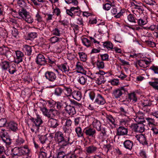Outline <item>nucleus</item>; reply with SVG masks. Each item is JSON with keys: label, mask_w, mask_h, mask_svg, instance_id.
Masks as SVG:
<instances>
[{"label": "nucleus", "mask_w": 158, "mask_h": 158, "mask_svg": "<svg viewBox=\"0 0 158 158\" xmlns=\"http://www.w3.org/2000/svg\"><path fill=\"white\" fill-rule=\"evenodd\" d=\"M54 139L60 148H64L71 144L69 136L64 135L60 131H58L55 133Z\"/></svg>", "instance_id": "obj_1"}, {"label": "nucleus", "mask_w": 158, "mask_h": 158, "mask_svg": "<svg viewBox=\"0 0 158 158\" xmlns=\"http://www.w3.org/2000/svg\"><path fill=\"white\" fill-rule=\"evenodd\" d=\"M31 120L33 123L31 129L32 132L36 133L43 127V122L39 115H37L35 118H32Z\"/></svg>", "instance_id": "obj_2"}, {"label": "nucleus", "mask_w": 158, "mask_h": 158, "mask_svg": "<svg viewBox=\"0 0 158 158\" xmlns=\"http://www.w3.org/2000/svg\"><path fill=\"white\" fill-rule=\"evenodd\" d=\"M119 110L121 115L125 117L124 118L120 120V122L121 123H126L129 118V115L130 112L134 110L133 108L129 107L127 105H125L120 107Z\"/></svg>", "instance_id": "obj_3"}, {"label": "nucleus", "mask_w": 158, "mask_h": 158, "mask_svg": "<svg viewBox=\"0 0 158 158\" xmlns=\"http://www.w3.org/2000/svg\"><path fill=\"white\" fill-rule=\"evenodd\" d=\"M40 110L42 112L43 114L48 118H51V114L54 116L57 115L59 114L58 111L53 108L48 110L46 108L43 107H40Z\"/></svg>", "instance_id": "obj_4"}, {"label": "nucleus", "mask_w": 158, "mask_h": 158, "mask_svg": "<svg viewBox=\"0 0 158 158\" xmlns=\"http://www.w3.org/2000/svg\"><path fill=\"white\" fill-rule=\"evenodd\" d=\"M0 55L4 56L7 58H9L11 56L12 54L8 47L3 46L0 47Z\"/></svg>", "instance_id": "obj_5"}, {"label": "nucleus", "mask_w": 158, "mask_h": 158, "mask_svg": "<svg viewBox=\"0 0 158 158\" xmlns=\"http://www.w3.org/2000/svg\"><path fill=\"white\" fill-rule=\"evenodd\" d=\"M83 132L88 137L95 138L96 133V130L93 128H86L83 130Z\"/></svg>", "instance_id": "obj_6"}, {"label": "nucleus", "mask_w": 158, "mask_h": 158, "mask_svg": "<svg viewBox=\"0 0 158 158\" xmlns=\"http://www.w3.org/2000/svg\"><path fill=\"white\" fill-rule=\"evenodd\" d=\"M46 58L44 55L42 54H39L38 55L36 62L39 65H44L46 64Z\"/></svg>", "instance_id": "obj_7"}, {"label": "nucleus", "mask_w": 158, "mask_h": 158, "mask_svg": "<svg viewBox=\"0 0 158 158\" xmlns=\"http://www.w3.org/2000/svg\"><path fill=\"white\" fill-rule=\"evenodd\" d=\"M126 91V90L123 87H121L114 90L112 93L113 95L116 98H119Z\"/></svg>", "instance_id": "obj_8"}, {"label": "nucleus", "mask_w": 158, "mask_h": 158, "mask_svg": "<svg viewBox=\"0 0 158 158\" xmlns=\"http://www.w3.org/2000/svg\"><path fill=\"white\" fill-rule=\"evenodd\" d=\"M127 99L128 102L132 103H135L138 100L136 95L134 92L128 94V98Z\"/></svg>", "instance_id": "obj_9"}, {"label": "nucleus", "mask_w": 158, "mask_h": 158, "mask_svg": "<svg viewBox=\"0 0 158 158\" xmlns=\"http://www.w3.org/2000/svg\"><path fill=\"white\" fill-rule=\"evenodd\" d=\"M98 149V148L94 145H90L86 148V153L87 155L94 154L97 152Z\"/></svg>", "instance_id": "obj_10"}, {"label": "nucleus", "mask_w": 158, "mask_h": 158, "mask_svg": "<svg viewBox=\"0 0 158 158\" xmlns=\"http://www.w3.org/2000/svg\"><path fill=\"white\" fill-rule=\"evenodd\" d=\"M35 20L37 21L38 27L40 26V24H41V26L40 27V29L43 30L44 28V24L43 23L44 22L41 16L38 12H37L35 15Z\"/></svg>", "instance_id": "obj_11"}, {"label": "nucleus", "mask_w": 158, "mask_h": 158, "mask_svg": "<svg viewBox=\"0 0 158 158\" xmlns=\"http://www.w3.org/2000/svg\"><path fill=\"white\" fill-rule=\"evenodd\" d=\"M45 76L47 79L51 81L55 80L56 77L55 74L51 71H47L45 73Z\"/></svg>", "instance_id": "obj_12"}, {"label": "nucleus", "mask_w": 158, "mask_h": 158, "mask_svg": "<svg viewBox=\"0 0 158 158\" xmlns=\"http://www.w3.org/2000/svg\"><path fill=\"white\" fill-rule=\"evenodd\" d=\"M15 52L16 57L15 60V62L17 64H19L22 61L24 54L23 52L20 51H16Z\"/></svg>", "instance_id": "obj_13"}, {"label": "nucleus", "mask_w": 158, "mask_h": 158, "mask_svg": "<svg viewBox=\"0 0 158 158\" xmlns=\"http://www.w3.org/2000/svg\"><path fill=\"white\" fill-rule=\"evenodd\" d=\"M48 123L50 127L53 129L56 128L60 125L59 120L54 118H51Z\"/></svg>", "instance_id": "obj_14"}, {"label": "nucleus", "mask_w": 158, "mask_h": 158, "mask_svg": "<svg viewBox=\"0 0 158 158\" xmlns=\"http://www.w3.org/2000/svg\"><path fill=\"white\" fill-rule=\"evenodd\" d=\"M0 136L3 141L7 145H9L11 144V140L9 136L7 134V132H3L2 135Z\"/></svg>", "instance_id": "obj_15"}, {"label": "nucleus", "mask_w": 158, "mask_h": 158, "mask_svg": "<svg viewBox=\"0 0 158 158\" xmlns=\"http://www.w3.org/2000/svg\"><path fill=\"white\" fill-rule=\"evenodd\" d=\"M64 107L65 108V110L66 112L69 115H72L76 114V112L74 106L66 105V106Z\"/></svg>", "instance_id": "obj_16"}, {"label": "nucleus", "mask_w": 158, "mask_h": 158, "mask_svg": "<svg viewBox=\"0 0 158 158\" xmlns=\"http://www.w3.org/2000/svg\"><path fill=\"white\" fill-rule=\"evenodd\" d=\"M128 130L123 126H120L117 129V134L118 135H124L127 134Z\"/></svg>", "instance_id": "obj_17"}, {"label": "nucleus", "mask_w": 158, "mask_h": 158, "mask_svg": "<svg viewBox=\"0 0 158 158\" xmlns=\"http://www.w3.org/2000/svg\"><path fill=\"white\" fill-rule=\"evenodd\" d=\"M135 137L140 143L143 145L147 144L146 138L142 134L138 135L135 136Z\"/></svg>", "instance_id": "obj_18"}, {"label": "nucleus", "mask_w": 158, "mask_h": 158, "mask_svg": "<svg viewBox=\"0 0 158 158\" xmlns=\"http://www.w3.org/2000/svg\"><path fill=\"white\" fill-rule=\"evenodd\" d=\"M94 102L99 105H103L106 102L105 99L102 95L98 94L95 98Z\"/></svg>", "instance_id": "obj_19"}, {"label": "nucleus", "mask_w": 158, "mask_h": 158, "mask_svg": "<svg viewBox=\"0 0 158 158\" xmlns=\"http://www.w3.org/2000/svg\"><path fill=\"white\" fill-rule=\"evenodd\" d=\"M18 124L13 121H10L8 124V128L15 132L18 130Z\"/></svg>", "instance_id": "obj_20"}, {"label": "nucleus", "mask_w": 158, "mask_h": 158, "mask_svg": "<svg viewBox=\"0 0 158 158\" xmlns=\"http://www.w3.org/2000/svg\"><path fill=\"white\" fill-rule=\"evenodd\" d=\"M33 47L27 45H24L23 46V49L26 54L27 55H31L32 52V48Z\"/></svg>", "instance_id": "obj_21"}, {"label": "nucleus", "mask_w": 158, "mask_h": 158, "mask_svg": "<svg viewBox=\"0 0 158 158\" xmlns=\"http://www.w3.org/2000/svg\"><path fill=\"white\" fill-rule=\"evenodd\" d=\"M72 95L74 99L78 101L81 99L82 97L81 93L78 91H73V92Z\"/></svg>", "instance_id": "obj_22"}, {"label": "nucleus", "mask_w": 158, "mask_h": 158, "mask_svg": "<svg viewBox=\"0 0 158 158\" xmlns=\"http://www.w3.org/2000/svg\"><path fill=\"white\" fill-rule=\"evenodd\" d=\"M94 79L97 81V83L98 85H100L102 83L103 84L106 81L104 76L102 75H100V76L94 75Z\"/></svg>", "instance_id": "obj_23"}, {"label": "nucleus", "mask_w": 158, "mask_h": 158, "mask_svg": "<svg viewBox=\"0 0 158 158\" xmlns=\"http://www.w3.org/2000/svg\"><path fill=\"white\" fill-rule=\"evenodd\" d=\"M124 147L127 149L131 150L132 148L133 143L132 141L129 140H126L123 143Z\"/></svg>", "instance_id": "obj_24"}, {"label": "nucleus", "mask_w": 158, "mask_h": 158, "mask_svg": "<svg viewBox=\"0 0 158 158\" xmlns=\"http://www.w3.org/2000/svg\"><path fill=\"white\" fill-rule=\"evenodd\" d=\"M81 40L83 45L87 47H92L93 45V44L91 43V41L87 38L83 37Z\"/></svg>", "instance_id": "obj_25"}, {"label": "nucleus", "mask_w": 158, "mask_h": 158, "mask_svg": "<svg viewBox=\"0 0 158 158\" xmlns=\"http://www.w3.org/2000/svg\"><path fill=\"white\" fill-rule=\"evenodd\" d=\"M102 142L104 145L103 148L107 149V152L110 150H111L112 146L111 144V143L110 142H109L108 143L107 140H103Z\"/></svg>", "instance_id": "obj_26"}, {"label": "nucleus", "mask_w": 158, "mask_h": 158, "mask_svg": "<svg viewBox=\"0 0 158 158\" xmlns=\"http://www.w3.org/2000/svg\"><path fill=\"white\" fill-rule=\"evenodd\" d=\"M92 124L93 127L96 130L102 126L101 123L99 120L95 118L94 119Z\"/></svg>", "instance_id": "obj_27"}, {"label": "nucleus", "mask_w": 158, "mask_h": 158, "mask_svg": "<svg viewBox=\"0 0 158 158\" xmlns=\"http://www.w3.org/2000/svg\"><path fill=\"white\" fill-rule=\"evenodd\" d=\"M63 87L65 94L67 97H70L72 95V90L70 87H67L65 85H64Z\"/></svg>", "instance_id": "obj_28"}, {"label": "nucleus", "mask_w": 158, "mask_h": 158, "mask_svg": "<svg viewBox=\"0 0 158 158\" xmlns=\"http://www.w3.org/2000/svg\"><path fill=\"white\" fill-rule=\"evenodd\" d=\"M98 128V129L96 130L100 132V134H101V135L103 136L106 135L107 132L105 126L102 125L101 127Z\"/></svg>", "instance_id": "obj_29"}, {"label": "nucleus", "mask_w": 158, "mask_h": 158, "mask_svg": "<svg viewBox=\"0 0 158 158\" xmlns=\"http://www.w3.org/2000/svg\"><path fill=\"white\" fill-rule=\"evenodd\" d=\"M38 34L36 32H31L28 34L27 35V40H33L35 38L37 37Z\"/></svg>", "instance_id": "obj_30"}, {"label": "nucleus", "mask_w": 158, "mask_h": 158, "mask_svg": "<svg viewBox=\"0 0 158 158\" xmlns=\"http://www.w3.org/2000/svg\"><path fill=\"white\" fill-rule=\"evenodd\" d=\"M12 153L14 155L21 156L22 155L21 148H19L15 147L12 150Z\"/></svg>", "instance_id": "obj_31"}, {"label": "nucleus", "mask_w": 158, "mask_h": 158, "mask_svg": "<svg viewBox=\"0 0 158 158\" xmlns=\"http://www.w3.org/2000/svg\"><path fill=\"white\" fill-rule=\"evenodd\" d=\"M67 63L60 64L58 66L59 69L63 72L67 73L69 72V69L66 67Z\"/></svg>", "instance_id": "obj_32"}, {"label": "nucleus", "mask_w": 158, "mask_h": 158, "mask_svg": "<svg viewBox=\"0 0 158 158\" xmlns=\"http://www.w3.org/2000/svg\"><path fill=\"white\" fill-rule=\"evenodd\" d=\"M23 19L28 23H31L34 21L33 19L29 15V13H28L24 17V18Z\"/></svg>", "instance_id": "obj_33"}, {"label": "nucleus", "mask_w": 158, "mask_h": 158, "mask_svg": "<svg viewBox=\"0 0 158 158\" xmlns=\"http://www.w3.org/2000/svg\"><path fill=\"white\" fill-rule=\"evenodd\" d=\"M29 13L24 8L21 9L19 10V15L23 19L25 16Z\"/></svg>", "instance_id": "obj_34"}, {"label": "nucleus", "mask_w": 158, "mask_h": 158, "mask_svg": "<svg viewBox=\"0 0 158 158\" xmlns=\"http://www.w3.org/2000/svg\"><path fill=\"white\" fill-rule=\"evenodd\" d=\"M63 92V89L60 87L56 88L54 91V94L57 97L61 96Z\"/></svg>", "instance_id": "obj_35"}, {"label": "nucleus", "mask_w": 158, "mask_h": 158, "mask_svg": "<svg viewBox=\"0 0 158 158\" xmlns=\"http://www.w3.org/2000/svg\"><path fill=\"white\" fill-rule=\"evenodd\" d=\"M63 38H59L55 36H54L51 37L49 41L52 44H55L57 42L61 41Z\"/></svg>", "instance_id": "obj_36"}, {"label": "nucleus", "mask_w": 158, "mask_h": 158, "mask_svg": "<svg viewBox=\"0 0 158 158\" xmlns=\"http://www.w3.org/2000/svg\"><path fill=\"white\" fill-rule=\"evenodd\" d=\"M75 131L79 137H83L84 136L83 132L82 131L81 128L80 127H78L75 128Z\"/></svg>", "instance_id": "obj_37"}, {"label": "nucleus", "mask_w": 158, "mask_h": 158, "mask_svg": "<svg viewBox=\"0 0 158 158\" xmlns=\"http://www.w3.org/2000/svg\"><path fill=\"white\" fill-rule=\"evenodd\" d=\"M141 5L142 3L140 2H139V3H138L137 4H136V5H135L133 2H131V6H134V9H137L139 10V11L141 10V11H143V9L141 8Z\"/></svg>", "instance_id": "obj_38"}, {"label": "nucleus", "mask_w": 158, "mask_h": 158, "mask_svg": "<svg viewBox=\"0 0 158 158\" xmlns=\"http://www.w3.org/2000/svg\"><path fill=\"white\" fill-rule=\"evenodd\" d=\"M102 43H103V45L104 47H106L107 49H113V45L110 42L106 41Z\"/></svg>", "instance_id": "obj_39"}, {"label": "nucleus", "mask_w": 158, "mask_h": 158, "mask_svg": "<svg viewBox=\"0 0 158 158\" xmlns=\"http://www.w3.org/2000/svg\"><path fill=\"white\" fill-rule=\"evenodd\" d=\"M96 64L98 68L99 69H102L104 68V63L102 60H98L96 62Z\"/></svg>", "instance_id": "obj_40"}, {"label": "nucleus", "mask_w": 158, "mask_h": 158, "mask_svg": "<svg viewBox=\"0 0 158 158\" xmlns=\"http://www.w3.org/2000/svg\"><path fill=\"white\" fill-rule=\"evenodd\" d=\"M87 80L86 77L85 76L79 77L78 81L80 84L84 85L86 82Z\"/></svg>", "instance_id": "obj_41"}, {"label": "nucleus", "mask_w": 158, "mask_h": 158, "mask_svg": "<svg viewBox=\"0 0 158 158\" xmlns=\"http://www.w3.org/2000/svg\"><path fill=\"white\" fill-rule=\"evenodd\" d=\"M9 72L10 74H13L16 71L15 64L10 65L9 67Z\"/></svg>", "instance_id": "obj_42"}, {"label": "nucleus", "mask_w": 158, "mask_h": 158, "mask_svg": "<svg viewBox=\"0 0 158 158\" xmlns=\"http://www.w3.org/2000/svg\"><path fill=\"white\" fill-rule=\"evenodd\" d=\"M1 65L2 69L5 70H7L10 66L9 62L6 61L2 62L1 63Z\"/></svg>", "instance_id": "obj_43"}, {"label": "nucleus", "mask_w": 158, "mask_h": 158, "mask_svg": "<svg viewBox=\"0 0 158 158\" xmlns=\"http://www.w3.org/2000/svg\"><path fill=\"white\" fill-rule=\"evenodd\" d=\"M46 64L48 63L49 65H51L55 64L56 62L55 59L52 57H47L46 58Z\"/></svg>", "instance_id": "obj_44"}, {"label": "nucleus", "mask_w": 158, "mask_h": 158, "mask_svg": "<svg viewBox=\"0 0 158 158\" xmlns=\"http://www.w3.org/2000/svg\"><path fill=\"white\" fill-rule=\"evenodd\" d=\"M64 132L65 133L70 134L72 131L70 127L64 125L63 127Z\"/></svg>", "instance_id": "obj_45"}, {"label": "nucleus", "mask_w": 158, "mask_h": 158, "mask_svg": "<svg viewBox=\"0 0 158 158\" xmlns=\"http://www.w3.org/2000/svg\"><path fill=\"white\" fill-rule=\"evenodd\" d=\"M80 58L81 60L83 61H85L87 59V55L85 53L83 52H80L78 53Z\"/></svg>", "instance_id": "obj_46"}, {"label": "nucleus", "mask_w": 158, "mask_h": 158, "mask_svg": "<svg viewBox=\"0 0 158 158\" xmlns=\"http://www.w3.org/2000/svg\"><path fill=\"white\" fill-rule=\"evenodd\" d=\"M17 3L22 8L21 9L24 8L27 6V4L23 0H18Z\"/></svg>", "instance_id": "obj_47"}, {"label": "nucleus", "mask_w": 158, "mask_h": 158, "mask_svg": "<svg viewBox=\"0 0 158 158\" xmlns=\"http://www.w3.org/2000/svg\"><path fill=\"white\" fill-rule=\"evenodd\" d=\"M127 19L130 22L134 23H136L134 15L129 14L127 16Z\"/></svg>", "instance_id": "obj_48"}, {"label": "nucleus", "mask_w": 158, "mask_h": 158, "mask_svg": "<svg viewBox=\"0 0 158 158\" xmlns=\"http://www.w3.org/2000/svg\"><path fill=\"white\" fill-rule=\"evenodd\" d=\"M52 34L57 36H60L61 34V31L57 28L54 29L52 31Z\"/></svg>", "instance_id": "obj_49"}, {"label": "nucleus", "mask_w": 158, "mask_h": 158, "mask_svg": "<svg viewBox=\"0 0 158 158\" xmlns=\"http://www.w3.org/2000/svg\"><path fill=\"white\" fill-rule=\"evenodd\" d=\"M71 104L74 105V107L78 108L81 106V104L74 100H71Z\"/></svg>", "instance_id": "obj_50"}, {"label": "nucleus", "mask_w": 158, "mask_h": 158, "mask_svg": "<svg viewBox=\"0 0 158 158\" xmlns=\"http://www.w3.org/2000/svg\"><path fill=\"white\" fill-rule=\"evenodd\" d=\"M102 61H108L109 60V56L106 53L100 55Z\"/></svg>", "instance_id": "obj_51"}, {"label": "nucleus", "mask_w": 158, "mask_h": 158, "mask_svg": "<svg viewBox=\"0 0 158 158\" xmlns=\"http://www.w3.org/2000/svg\"><path fill=\"white\" fill-rule=\"evenodd\" d=\"M53 15L48 13L45 14V17L47 22H51V20L53 19Z\"/></svg>", "instance_id": "obj_52"}, {"label": "nucleus", "mask_w": 158, "mask_h": 158, "mask_svg": "<svg viewBox=\"0 0 158 158\" xmlns=\"http://www.w3.org/2000/svg\"><path fill=\"white\" fill-rule=\"evenodd\" d=\"M144 131V125L141 123H138L137 132L141 133Z\"/></svg>", "instance_id": "obj_53"}, {"label": "nucleus", "mask_w": 158, "mask_h": 158, "mask_svg": "<svg viewBox=\"0 0 158 158\" xmlns=\"http://www.w3.org/2000/svg\"><path fill=\"white\" fill-rule=\"evenodd\" d=\"M39 139L42 144L45 143L46 141L48 139L46 135L40 136L39 138Z\"/></svg>", "instance_id": "obj_54"}, {"label": "nucleus", "mask_w": 158, "mask_h": 158, "mask_svg": "<svg viewBox=\"0 0 158 158\" xmlns=\"http://www.w3.org/2000/svg\"><path fill=\"white\" fill-rule=\"evenodd\" d=\"M147 21L146 20H144L142 19H139L137 23L138 25L140 26H142L146 24L147 23Z\"/></svg>", "instance_id": "obj_55"}, {"label": "nucleus", "mask_w": 158, "mask_h": 158, "mask_svg": "<svg viewBox=\"0 0 158 158\" xmlns=\"http://www.w3.org/2000/svg\"><path fill=\"white\" fill-rule=\"evenodd\" d=\"M46 103L50 108H53L55 107L56 102L53 101L48 100L47 101Z\"/></svg>", "instance_id": "obj_56"}, {"label": "nucleus", "mask_w": 158, "mask_h": 158, "mask_svg": "<svg viewBox=\"0 0 158 158\" xmlns=\"http://www.w3.org/2000/svg\"><path fill=\"white\" fill-rule=\"evenodd\" d=\"M30 152V150L29 149L25 148H21L22 155H27V156H28Z\"/></svg>", "instance_id": "obj_57"}, {"label": "nucleus", "mask_w": 158, "mask_h": 158, "mask_svg": "<svg viewBox=\"0 0 158 158\" xmlns=\"http://www.w3.org/2000/svg\"><path fill=\"white\" fill-rule=\"evenodd\" d=\"M145 119L148 121V124L149 125H155L156 122L155 120L153 119L149 118H146Z\"/></svg>", "instance_id": "obj_58"}, {"label": "nucleus", "mask_w": 158, "mask_h": 158, "mask_svg": "<svg viewBox=\"0 0 158 158\" xmlns=\"http://www.w3.org/2000/svg\"><path fill=\"white\" fill-rule=\"evenodd\" d=\"M149 85L152 86L154 88L158 90V81L149 82Z\"/></svg>", "instance_id": "obj_59"}, {"label": "nucleus", "mask_w": 158, "mask_h": 158, "mask_svg": "<svg viewBox=\"0 0 158 158\" xmlns=\"http://www.w3.org/2000/svg\"><path fill=\"white\" fill-rule=\"evenodd\" d=\"M7 120L6 119L2 118L0 119V127L6 126Z\"/></svg>", "instance_id": "obj_60"}, {"label": "nucleus", "mask_w": 158, "mask_h": 158, "mask_svg": "<svg viewBox=\"0 0 158 158\" xmlns=\"http://www.w3.org/2000/svg\"><path fill=\"white\" fill-rule=\"evenodd\" d=\"M145 42L149 46L151 47L154 48L156 47V45L155 43L151 41L145 40Z\"/></svg>", "instance_id": "obj_61"}, {"label": "nucleus", "mask_w": 158, "mask_h": 158, "mask_svg": "<svg viewBox=\"0 0 158 158\" xmlns=\"http://www.w3.org/2000/svg\"><path fill=\"white\" fill-rule=\"evenodd\" d=\"M107 119L108 120L109 122H110L112 124H114L115 122V120L113 117L111 115H107L106 117Z\"/></svg>", "instance_id": "obj_62"}, {"label": "nucleus", "mask_w": 158, "mask_h": 158, "mask_svg": "<svg viewBox=\"0 0 158 158\" xmlns=\"http://www.w3.org/2000/svg\"><path fill=\"white\" fill-rule=\"evenodd\" d=\"M19 32L18 30L15 28L12 31V34L15 38H17L19 35Z\"/></svg>", "instance_id": "obj_63"}, {"label": "nucleus", "mask_w": 158, "mask_h": 158, "mask_svg": "<svg viewBox=\"0 0 158 158\" xmlns=\"http://www.w3.org/2000/svg\"><path fill=\"white\" fill-rule=\"evenodd\" d=\"M48 157L46 152H41L40 153L39 158H48Z\"/></svg>", "instance_id": "obj_64"}]
</instances>
